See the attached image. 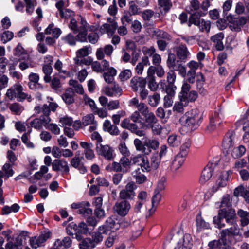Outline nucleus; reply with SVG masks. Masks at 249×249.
Returning a JSON list of instances; mask_svg holds the SVG:
<instances>
[{
  "mask_svg": "<svg viewBox=\"0 0 249 249\" xmlns=\"http://www.w3.org/2000/svg\"><path fill=\"white\" fill-rule=\"evenodd\" d=\"M232 172L231 170L224 171L221 173L215 184L212 187V191L216 192L226 187L230 180Z\"/></svg>",
  "mask_w": 249,
  "mask_h": 249,
  "instance_id": "nucleus-5",
  "label": "nucleus"
},
{
  "mask_svg": "<svg viewBox=\"0 0 249 249\" xmlns=\"http://www.w3.org/2000/svg\"><path fill=\"white\" fill-rule=\"evenodd\" d=\"M246 152V148L243 145H240L233 148L231 155L233 157L236 158L240 157L244 154Z\"/></svg>",
  "mask_w": 249,
  "mask_h": 249,
  "instance_id": "nucleus-48",
  "label": "nucleus"
},
{
  "mask_svg": "<svg viewBox=\"0 0 249 249\" xmlns=\"http://www.w3.org/2000/svg\"><path fill=\"white\" fill-rule=\"evenodd\" d=\"M130 160L133 164L140 166L143 171L148 172L150 171V164L148 159L143 155L138 154L132 156Z\"/></svg>",
  "mask_w": 249,
  "mask_h": 249,
  "instance_id": "nucleus-10",
  "label": "nucleus"
},
{
  "mask_svg": "<svg viewBox=\"0 0 249 249\" xmlns=\"http://www.w3.org/2000/svg\"><path fill=\"white\" fill-rule=\"evenodd\" d=\"M186 147V145L181 146L180 153L175 157L174 160L172 161L171 165L172 170L176 171L183 164L187 156Z\"/></svg>",
  "mask_w": 249,
  "mask_h": 249,
  "instance_id": "nucleus-11",
  "label": "nucleus"
},
{
  "mask_svg": "<svg viewBox=\"0 0 249 249\" xmlns=\"http://www.w3.org/2000/svg\"><path fill=\"white\" fill-rule=\"evenodd\" d=\"M106 233L105 227L103 226L102 227H100L99 231L97 232H94L93 233L92 237L89 238L92 244L94 245V248L95 246L100 242L102 241L103 236L102 234Z\"/></svg>",
  "mask_w": 249,
  "mask_h": 249,
  "instance_id": "nucleus-29",
  "label": "nucleus"
},
{
  "mask_svg": "<svg viewBox=\"0 0 249 249\" xmlns=\"http://www.w3.org/2000/svg\"><path fill=\"white\" fill-rule=\"evenodd\" d=\"M202 115L197 108L192 109L188 113V129L191 131L196 129L201 122Z\"/></svg>",
  "mask_w": 249,
  "mask_h": 249,
  "instance_id": "nucleus-4",
  "label": "nucleus"
},
{
  "mask_svg": "<svg viewBox=\"0 0 249 249\" xmlns=\"http://www.w3.org/2000/svg\"><path fill=\"white\" fill-rule=\"evenodd\" d=\"M199 63L194 61H191L189 63V67L191 70L188 72V82L193 83L195 81V71L199 67Z\"/></svg>",
  "mask_w": 249,
  "mask_h": 249,
  "instance_id": "nucleus-27",
  "label": "nucleus"
},
{
  "mask_svg": "<svg viewBox=\"0 0 249 249\" xmlns=\"http://www.w3.org/2000/svg\"><path fill=\"white\" fill-rule=\"evenodd\" d=\"M144 145L148 148V152L147 153H149L151 152L150 149L156 150L159 147V142L158 141L156 140L145 138L144 140Z\"/></svg>",
  "mask_w": 249,
  "mask_h": 249,
  "instance_id": "nucleus-34",
  "label": "nucleus"
},
{
  "mask_svg": "<svg viewBox=\"0 0 249 249\" xmlns=\"http://www.w3.org/2000/svg\"><path fill=\"white\" fill-rule=\"evenodd\" d=\"M128 129L138 136H143L145 135V131L140 129L135 123H131Z\"/></svg>",
  "mask_w": 249,
  "mask_h": 249,
  "instance_id": "nucleus-47",
  "label": "nucleus"
},
{
  "mask_svg": "<svg viewBox=\"0 0 249 249\" xmlns=\"http://www.w3.org/2000/svg\"><path fill=\"white\" fill-rule=\"evenodd\" d=\"M161 195L158 190H155L154 195L152 199V207H156L161 200Z\"/></svg>",
  "mask_w": 249,
  "mask_h": 249,
  "instance_id": "nucleus-63",
  "label": "nucleus"
},
{
  "mask_svg": "<svg viewBox=\"0 0 249 249\" xmlns=\"http://www.w3.org/2000/svg\"><path fill=\"white\" fill-rule=\"evenodd\" d=\"M10 110L16 115H19L24 110L23 107L18 103H13L9 106Z\"/></svg>",
  "mask_w": 249,
  "mask_h": 249,
  "instance_id": "nucleus-54",
  "label": "nucleus"
},
{
  "mask_svg": "<svg viewBox=\"0 0 249 249\" xmlns=\"http://www.w3.org/2000/svg\"><path fill=\"white\" fill-rule=\"evenodd\" d=\"M178 98L179 101L175 103L173 110L174 111L183 113L184 107L187 106V81L185 78L183 80V84L182 86L181 91L179 92Z\"/></svg>",
  "mask_w": 249,
  "mask_h": 249,
  "instance_id": "nucleus-3",
  "label": "nucleus"
},
{
  "mask_svg": "<svg viewBox=\"0 0 249 249\" xmlns=\"http://www.w3.org/2000/svg\"><path fill=\"white\" fill-rule=\"evenodd\" d=\"M104 92L108 96L117 97L122 94V89L118 84H114L112 86L106 87Z\"/></svg>",
  "mask_w": 249,
  "mask_h": 249,
  "instance_id": "nucleus-21",
  "label": "nucleus"
},
{
  "mask_svg": "<svg viewBox=\"0 0 249 249\" xmlns=\"http://www.w3.org/2000/svg\"><path fill=\"white\" fill-rule=\"evenodd\" d=\"M113 47L111 45H107L104 48H99L97 49L96 56L98 60H102L104 58L105 55L110 57L113 51Z\"/></svg>",
  "mask_w": 249,
  "mask_h": 249,
  "instance_id": "nucleus-19",
  "label": "nucleus"
},
{
  "mask_svg": "<svg viewBox=\"0 0 249 249\" xmlns=\"http://www.w3.org/2000/svg\"><path fill=\"white\" fill-rule=\"evenodd\" d=\"M118 149L120 152L123 156V157H128L130 156V152L124 142H122L119 144Z\"/></svg>",
  "mask_w": 249,
  "mask_h": 249,
  "instance_id": "nucleus-53",
  "label": "nucleus"
},
{
  "mask_svg": "<svg viewBox=\"0 0 249 249\" xmlns=\"http://www.w3.org/2000/svg\"><path fill=\"white\" fill-rule=\"evenodd\" d=\"M197 26L199 27L201 31L208 33L211 28V22L209 20H205L203 19H201Z\"/></svg>",
  "mask_w": 249,
  "mask_h": 249,
  "instance_id": "nucleus-42",
  "label": "nucleus"
},
{
  "mask_svg": "<svg viewBox=\"0 0 249 249\" xmlns=\"http://www.w3.org/2000/svg\"><path fill=\"white\" fill-rule=\"evenodd\" d=\"M247 23V19L244 17L232 19L229 23L230 29L233 32H239L241 31V28Z\"/></svg>",
  "mask_w": 249,
  "mask_h": 249,
  "instance_id": "nucleus-16",
  "label": "nucleus"
},
{
  "mask_svg": "<svg viewBox=\"0 0 249 249\" xmlns=\"http://www.w3.org/2000/svg\"><path fill=\"white\" fill-rule=\"evenodd\" d=\"M72 240L69 236L63 239H57L53 243V247L50 249H68L71 247Z\"/></svg>",
  "mask_w": 249,
  "mask_h": 249,
  "instance_id": "nucleus-15",
  "label": "nucleus"
},
{
  "mask_svg": "<svg viewBox=\"0 0 249 249\" xmlns=\"http://www.w3.org/2000/svg\"><path fill=\"white\" fill-rule=\"evenodd\" d=\"M26 3V12L31 15L34 11L35 7L37 5L36 0H24Z\"/></svg>",
  "mask_w": 249,
  "mask_h": 249,
  "instance_id": "nucleus-43",
  "label": "nucleus"
},
{
  "mask_svg": "<svg viewBox=\"0 0 249 249\" xmlns=\"http://www.w3.org/2000/svg\"><path fill=\"white\" fill-rule=\"evenodd\" d=\"M133 177L135 178L136 181L139 184H142L145 182L147 178L143 174L137 173V171L136 170L132 173Z\"/></svg>",
  "mask_w": 249,
  "mask_h": 249,
  "instance_id": "nucleus-57",
  "label": "nucleus"
},
{
  "mask_svg": "<svg viewBox=\"0 0 249 249\" xmlns=\"http://www.w3.org/2000/svg\"><path fill=\"white\" fill-rule=\"evenodd\" d=\"M80 145L84 149V153L86 159L88 160H92L95 157L94 151L92 149V144L86 142H81Z\"/></svg>",
  "mask_w": 249,
  "mask_h": 249,
  "instance_id": "nucleus-20",
  "label": "nucleus"
},
{
  "mask_svg": "<svg viewBox=\"0 0 249 249\" xmlns=\"http://www.w3.org/2000/svg\"><path fill=\"white\" fill-rule=\"evenodd\" d=\"M134 144L137 151L142 152L145 154H148V153L146 152L145 145H144V142L143 143L139 139H135L134 141Z\"/></svg>",
  "mask_w": 249,
  "mask_h": 249,
  "instance_id": "nucleus-50",
  "label": "nucleus"
},
{
  "mask_svg": "<svg viewBox=\"0 0 249 249\" xmlns=\"http://www.w3.org/2000/svg\"><path fill=\"white\" fill-rule=\"evenodd\" d=\"M233 194L235 196H242L246 202L249 203V186L245 188L243 186L240 185L234 189Z\"/></svg>",
  "mask_w": 249,
  "mask_h": 249,
  "instance_id": "nucleus-24",
  "label": "nucleus"
},
{
  "mask_svg": "<svg viewBox=\"0 0 249 249\" xmlns=\"http://www.w3.org/2000/svg\"><path fill=\"white\" fill-rule=\"evenodd\" d=\"M43 72L45 74L44 80L46 83H49L51 81V74L53 71V68L50 65H44L43 66Z\"/></svg>",
  "mask_w": 249,
  "mask_h": 249,
  "instance_id": "nucleus-38",
  "label": "nucleus"
},
{
  "mask_svg": "<svg viewBox=\"0 0 249 249\" xmlns=\"http://www.w3.org/2000/svg\"><path fill=\"white\" fill-rule=\"evenodd\" d=\"M150 73H147V76L146 78V83L148 89L151 91L155 92L159 88V85L156 81V78L154 75H150Z\"/></svg>",
  "mask_w": 249,
  "mask_h": 249,
  "instance_id": "nucleus-30",
  "label": "nucleus"
},
{
  "mask_svg": "<svg viewBox=\"0 0 249 249\" xmlns=\"http://www.w3.org/2000/svg\"><path fill=\"white\" fill-rule=\"evenodd\" d=\"M26 54V52L22 46V45L18 43L17 47L14 49V55L18 58L24 57L23 55Z\"/></svg>",
  "mask_w": 249,
  "mask_h": 249,
  "instance_id": "nucleus-51",
  "label": "nucleus"
},
{
  "mask_svg": "<svg viewBox=\"0 0 249 249\" xmlns=\"http://www.w3.org/2000/svg\"><path fill=\"white\" fill-rule=\"evenodd\" d=\"M74 95L75 93L73 89L72 88H68L62 95V98L66 104L70 105L74 102Z\"/></svg>",
  "mask_w": 249,
  "mask_h": 249,
  "instance_id": "nucleus-28",
  "label": "nucleus"
},
{
  "mask_svg": "<svg viewBox=\"0 0 249 249\" xmlns=\"http://www.w3.org/2000/svg\"><path fill=\"white\" fill-rule=\"evenodd\" d=\"M196 225L198 228L200 229H209L210 224L205 222L201 216H197L196 219Z\"/></svg>",
  "mask_w": 249,
  "mask_h": 249,
  "instance_id": "nucleus-58",
  "label": "nucleus"
},
{
  "mask_svg": "<svg viewBox=\"0 0 249 249\" xmlns=\"http://www.w3.org/2000/svg\"><path fill=\"white\" fill-rule=\"evenodd\" d=\"M129 104L137 108L138 111H140L141 114L144 113L149 108L148 106L143 102H140L139 99L136 98H133L129 101Z\"/></svg>",
  "mask_w": 249,
  "mask_h": 249,
  "instance_id": "nucleus-26",
  "label": "nucleus"
},
{
  "mask_svg": "<svg viewBox=\"0 0 249 249\" xmlns=\"http://www.w3.org/2000/svg\"><path fill=\"white\" fill-rule=\"evenodd\" d=\"M160 97L159 93L157 92L150 95L148 97V103L152 107H156L159 104Z\"/></svg>",
  "mask_w": 249,
  "mask_h": 249,
  "instance_id": "nucleus-33",
  "label": "nucleus"
},
{
  "mask_svg": "<svg viewBox=\"0 0 249 249\" xmlns=\"http://www.w3.org/2000/svg\"><path fill=\"white\" fill-rule=\"evenodd\" d=\"M227 224L231 227L222 230L220 233V238L223 244L226 236H238L241 234L240 229L236 220L233 221L232 222H231V223H228Z\"/></svg>",
  "mask_w": 249,
  "mask_h": 249,
  "instance_id": "nucleus-6",
  "label": "nucleus"
},
{
  "mask_svg": "<svg viewBox=\"0 0 249 249\" xmlns=\"http://www.w3.org/2000/svg\"><path fill=\"white\" fill-rule=\"evenodd\" d=\"M144 117V122L142 123V127L147 129L151 125L158 122V120L153 112H150L149 108L142 114Z\"/></svg>",
  "mask_w": 249,
  "mask_h": 249,
  "instance_id": "nucleus-14",
  "label": "nucleus"
},
{
  "mask_svg": "<svg viewBox=\"0 0 249 249\" xmlns=\"http://www.w3.org/2000/svg\"><path fill=\"white\" fill-rule=\"evenodd\" d=\"M117 26V22L112 20L108 24L106 23L102 25L100 28V30L103 34L106 33L109 36H112Z\"/></svg>",
  "mask_w": 249,
  "mask_h": 249,
  "instance_id": "nucleus-23",
  "label": "nucleus"
},
{
  "mask_svg": "<svg viewBox=\"0 0 249 249\" xmlns=\"http://www.w3.org/2000/svg\"><path fill=\"white\" fill-rule=\"evenodd\" d=\"M130 208V203L127 200H122L117 202L113 207V210L115 213L121 216H125L126 215Z\"/></svg>",
  "mask_w": 249,
  "mask_h": 249,
  "instance_id": "nucleus-12",
  "label": "nucleus"
},
{
  "mask_svg": "<svg viewBox=\"0 0 249 249\" xmlns=\"http://www.w3.org/2000/svg\"><path fill=\"white\" fill-rule=\"evenodd\" d=\"M134 197L135 196L128 192L124 188L122 189L119 193V197L123 200H132Z\"/></svg>",
  "mask_w": 249,
  "mask_h": 249,
  "instance_id": "nucleus-49",
  "label": "nucleus"
},
{
  "mask_svg": "<svg viewBox=\"0 0 249 249\" xmlns=\"http://www.w3.org/2000/svg\"><path fill=\"white\" fill-rule=\"evenodd\" d=\"M213 169L211 166L208 165L203 169L200 178L199 182L201 184H205L212 177Z\"/></svg>",
  "mask_w": 249,
  "mask_h": 249,
  "instance_id": "nucleus-25",
  "label": "nucleus"
},
{
  "mask_svg": "<svg viewBox=\"0 0 249 249\" xmlns=\"http://www.w3.org/2000/svg\"><path fill=\"white\" fill-rule=\"evenodd\" d=\"M78 33L75 36L76 41L80 42H87L88 31H78Z\"/></svg>",
  "mask_w": 249,
  "mask_h": 249,
  "instance_id": "nucleus-56",
  "label": "nucleus"
},
{
  "mask_svg": "<svg viewBox=\"0 0 249 249\" xmlns=\"http://www.w3.org/2000/svg\"><path fill=\"white\" fill-rule=\"evenodd\" d=\"M231 205V201L229 195L226 194L223 196L221 202V207H226L225 208H230Z\"/></svg>",
  "mask_w": 249,
  "mask_h": 249,
  "instance_id": "nucleus-55",
  "label": "nucleus"
},
{
  "mask_svg": "<svg viewBox=\"0 0 249 249\" xmlns=\"http://www.w3.org/2000/svg\"><path fill=\"white\" fill-rule=\"evenodd\" d=\"M147 129H150L154 135H160L162 129V127L160 124L158 123V122L153 124L149 126Z\"/></svg>",
  "mask_w": 249,
  "mask_h": 249,
  "instance_id": "nucleus-59",
  "label": "nucleus"
},
{
  "mask_svg": "<svg viewBox=\"0 0 249 249\" xmlns=\"http://www.w3.org/2000/svg\"><path fill=\"white\" fill-rule=\"evenodd\" d=\"M147 73L150 75H154L156 73L158 77H162L165 74V71L160 65L156 66H151L148 69Z\"/></svg>",
  "mask_w": 249,
  "mask_h": 249,
  "instance_id": "nucleus-31",
  "label": "nucleus"
},
{
  "mask_svg": "<svg viewBox=\"0 0 249 249\" xmlns=\"http://www.w3.org/2000/svg\"><path fill=\"white\" fill-rule=\"evenodd\" d=\"M80 249H88L94 248V245L92 244L89 238H86L79 244Z\"/></svg>",
  "mask_w": 249,
  "mask_h": 249,
  "instance_id": "nucleus-64",
  "label": "nucleus"
},
{
  "mask_svg": "<svg viewBox=\"0 0 249 249\" xmlns=\"http://www.w3.org/2000/svg\"><path fill=\"white\" fill-rule=\"evenodd\" d=\"M96 152L99 156L104 158L107 160H111L114 158V150L109 145H103L101 143L97 144Z\"/></svg>",
  "mask_w": 249,
  "mask_h": 249,
  "instance_id": "nucleus-9",
  "label": "nucleus"
},
{
  "mask_svg": "<svg viewBox=\"0 0 249 249\" xmlns=\"http://www.w3.org/2000/svg\"><path fill=\"white\" fill-rule=\"evenodd\" d=\"M106 170L107 171L123 172V169L121 167V164L119 162H113L108 164L106 167Z\"/></svg>",
  "mask_w": 249,
  "mask_h": 249,
  "instance_id": "nucleus-44",
  "label": "nucleus"
},
{
  "mask_svg": "<svg viewBox=\"0 0 249 249\" xmlns=\"http://www.w3.org/2000/svg\"><path fill=\"white\" fill-rule=\"evenodd\" d=\"M201 16V15L199 12H196L194 14H191L189 18L188 26H190L192 24L197 26L201 20V19H200Z\"/></svg>",
  "mask_w": 249,
  "mask_h": 249,
  "instance_id": "nucleus-40",
  "label": "nucleus"
},
{
  "mask_svg": "<svg viewBox=\"0 0 249 249\" xmlns=\"http://www.w3.org/2000/svg\"><path fill=\"white\" fill-rule=\"evenodd\" d=\"M131 228L132 238L136 239L141 234L143 227L142 226H140L139 221H136L135 223H133L131 226Z\"/></svg>",
  "mask_w": 249,
  "mask_h": 249,
  "instance_id": "nucleus-35",
  "label": "nucleus"
},
{
  "mask_svg": "<svg viewBox=\"0 0 249 249\" xmlns=\"http://www.w3.org/2000/svg\"><path fill=\"white\" fill-rule=\"evenodd\" d=\"M223 146L225 149H229L233 146V142L231 136L227 135L224 139L223 142Z\"/></svg>",
  "mask_w": 249,
  "mask_h": 249,
  "instance_id": "nucleus-61",
  "label": "nucleus"
},
{
  "mask_svg": "<svg viewBox=\"0 0 249 249\" xmlns=\"http://www.w3.org/2000/svg\"><path fill=\"white\" fill-rule=\"evenodd\" d=\"M103 129L104 131L107 132L113 136H117L119 134L120 131L114 124H111L108 120H106L103 124Z\"/></svg>",
  "mask_w": 249,
  "mask_h": 249,
  "instance_id": "nucleus-22",
  "label": "nucleus"
},
{
  "mask_svg": "<svg viewBox=\"0 0 249 249\" xmlns=\"http://www.w3.org/2000/svg\"><path fill=\"white\" fill-rule=\"evenodd\" d=\"M82 123L83 126H86L90 125L89 131L90 132L94 131L97 128L98 123L95 120V117L93 114H88L82 118Z\"/></svg>",
  "mask_w": 249,
  "mask_h": 249,
  "instance_id": "nucleus-17",
  "label": "nucleus"
},
{
  "mask_svg": "<svg viewBox=\"0 0 249 249\" xmlns=\"http://www.w3.org/2000/svg\"><path fill=\"white\" fill-rule=\"evenodd\" d=\"M237 215L240 218V221L242 226H246L249 223V212L239 209L237 211Z\"/></svg>",
  "mask_w": 249,
  "mask_h": 249,
  "instance_id": "nucleus-32",
  "label": "nucleus"
},
{
  "mask_svg": "<svg viewBox=\"0 0 249 249\" xmlns=\"http://www.w3.org/2000/svg\"><path fill=\"white\" fill-rule=\"evenodd\" d=\"M225 219L227 223L232 222L236 220V215L234 209L230 208H222L218 211V214L213 218V223L215 227L221 229L226 227L225 223L222 222Z\"/></svg>",
  "mask_w": 249,
  "mask_h": 249,
  "instance_id": "nucleus-2",
  "label": "nucleus"
},
{
  "mask_svg": "<svg viewBox=\"0 0 249 249\" xmlns=\"http://www.w3.org/2000/svg\"><path fill=\"white\" fill-rule=\"evenodd\" d=\"M19 238H16L14 242L9 241L5 245L6 249H22Z\"/></svg>",
  "mask_w": 249,
  "mask_h": 249,
  "instance_id": "nucleus-46",
  "label": "nucleus"
},
{
  "mask_svg": "<svg viewBox=\"0 0 249 249\" xmlns=\"http://www.w3.org/2000/svg\"><path fill=\"white\" fill-rule=\"evenodd\" d=\"M160 162V156L158 153L154 154L151 158V164H150V170L151 169H156L159 166Z\"/></svg>",
  "mask_w": 249,
  "mask_h": 249,
  "instance_id": "nucleus-41",
  "label": "nucleus"
},
{
  "mask_svg": "<svg viewBox=\"0 0 249 249\" xmlns=\"http://www.w3.org/2000/svg\"><path fill=\"white\" fill-rule=\"evenodd\" d=\"M58 105L53 102H49V104L38 105L35 107L34 110L37 114L42 113L39 118H36L31 121L30 125L37 130H41L43 126H45L49 124L51 118L49 117L51 111L54 112Z\"/></svg>",
  "mask_w": 249,
  "mask_h": 249,
  "instance_id": "nucleus-1",
  "label": "nucleus"
},
{
  "mask_svg": "<svg viewBox=\"0 0 249 249\" xmlns=\"http://www.w3.org/2000/svg\"><path fill=\"white\" fill-rule=\"evenodd\" d=\"M80 21L78 23L74 18L71 19L69 25V27L74 33H77L78 31H90L89 29L90 25L87 22L86 20L81 16H80Z\"/></svg>",
  "mask_w": 249,
  "mask_h": 249,
  "instance_id": "nucleus-8",
  "label": "nucleus"
},
{
  "mask_svg": "<svg viewBox=\"0 0 249 249\" xmlns=\"http://www.w3.org/2000/svg\"><path fill=\"white\" fill-rule=\"evenodd\" d=\"M74 63L76 66H80L83 67L84 65L89 66L92 62V59L91 57H82V58H75L74 59Z\"/></svg>",
  "mask_w": 249,
  "mask_h": 249,
  "instance_id": "nucleus-37",
  "label": "nucleus"
},
{
  "mask_svg": "<svg viewBox=\"0 0 249 249\" xmlns=\"http://www.w3.org/2000/svg\"><path fill=\"white\" fill-rule=\"evenodd\" d=\"M52 170L59 172L62 175L69 174L70 170L69 163L65 159L54 160L52 162Z\"/></svg>",
  "mask_w": 249,
  "mask_h": 249,
  "instance_id": "nucleus-7",
  "label": "nucleus"
},
{
  "mask_svg": "<svg viewBox=\"0 0 249 249\" xmlns=\"http://www.w3.org/2000/svg\"><path fill=\"white\" fill-rule=\"evenodd\" d=\"M24 59V57H21L18 58L17 60L15 61L16 62H19L18 67L21 71H24L28 69L29 67H32L31 63L27 61H23Z\"/></svg>",
  "mask_w": 249,
  "mask_h": 249,
  "instance_id": "nucleus-52",
  "label": "nucleus"
},
{
  "mask_svg": "<svg viewBox=\"0 0 249 249\" xmlns=\"http://www.w3.org/2000/svg\"><path fill=\"white\" fill-rule=\"evenodd\" d=\"M146 80L140 77H133L130 80V86L134 91H137L139 89L145 88Z\"/></svg>",
  "mask_w": 249,
  "mask_h": 249,
  "instance_id": "nucleus-18",
  "label": "nucleus"
},
{
  "mask_svg": "<svg viewBox=\"0 0 249 249\" xmlns=\"http://www.w3.org/2000/svg\"><path fill=\"white\" fill-rule=\"evenodd\" d=\"M158 3L160 7L162 8L165 12L168 11L172 6L170 0H158Z\"/></svg>",
  "mask_w": 249,
  "mask_h": 249,
  "instance_id": "nucleus-60",
  "label": "nucleus"
},
{
  "mask_svg": "<svg viewBox=\"0 0 249 249\" xmlns=\"http://www.w3.org/2000/svg\"><path fill=\"white\" fill-rule=\"evenodd\" d=\"M129 10L130 16L137 15L141 13L140 9L133 1L129 2Z\"/></svg>",
  "mask_w": 249,
  "mask_h": 249,
  "instance_id": "nucleus-62",
  "label": "nucleus"
},
{
  "mask_svg": "<svg viewBox=\"0 0 249 249\" xmlns=\"http://www.w3.org/2000/svg\"><path fill=\"white\" fill-rule=\"evenodd\" d=\"M176 53L178 57L184 60L187 58V48L185 45H180L176 48Z\"/></svg>",
  "mask_w": 249,
  "mask_h": 249,
  "instance_id": "nucleus-39",
  "label": "nucleus"
},
{
  "mask_svg": "<svg viewBox=\"0 0 249 249\" xmlns=\"http://www.w3.org/2000/svg\"><path fill=\"white\" fill-rule=\"evenodd\" d=\"M51 233L50 232H46L41 234L39 237L34 236L30 238V244L33 249H37L42 246L48 239L51 236Z\"/></svg>",
  "mask_w": 249,
  "mask_h": 249,
  "instance_id": "nucleus-13",
  "label": "nucleus"
},
{
  "mask_svg": "<svg viewBox=\"0 0 249 249\" xmlns=\"http://www.w3.org/2000/svg\"><path fill=\"white\" fill-rule=\"evenodd\" d=\"M91 48L90 45L84 46L76 51V56L75 58H82L87 56L91 52Z\"/></svg>",
  "mask_w": 249,
  "mask_h": 249,
  "instance_id": "nucleus-36",
  "label": "nucleus"
},
{
  "mask_svg": "<svg viewBox=\"0 0 249 249\" xmlns=\"http://www.w3.org/2000/svg\"><path fill=\"white\" fill-rule=\"evenodd\" d=\"M127 157H122L120 160V163L121 167L123 169V172L126 173L130 167L131 160H130Z\"/></svg>",
  "mask_w": 249,
  "mask_h": 249,
  "instance_id": "nucleus-45",
  "label": "nucleus"
}]
</instances>
